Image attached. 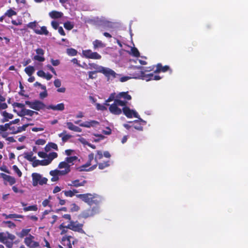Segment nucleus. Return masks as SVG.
Segmentation results:
<instances>
[{
	"mask_svg": "<svg viewBox=\"0 0 248 248\" xmlns=\"http://www.w3.org/2000/svg\"><path fill=\"white\" fill-rule=\"evenodd\" d=\"M34 237L30 234L29 236L24 239V243L26 245L30 248H36L39 247V243L34 241Z\"/></svg>",
	"mask_w": 248,
	"mask_h": 248,
	"instance_id": "6",
	"label": "nucleus"
},
{
	"mask_svg": "<svg viewBox=\"0 0 248 248\" xmlns=\"http://www.w3.org/2000/svg\"><path fill=\"white\" fill-rule=\"evenodd\" d=\"M117 98H123L127 100H130L132 99L131 96L128 94V92H121L117 95Z\"/></svg>",
	"mask_w": 248,
	"mask_h": 248,
	"instance_id": "27",
	"label": "nucleus"
},
{
	"mask_svg": "<svg viewBox=\"0 0 248 248\" xmlns=\"http://www.w3.org/2000/svg\"><path fill=\"white\" fill-rule=\"evenodd\" d=\"M94 159V154L92 153L88 155V160L86 163L80 168V170L83 171L85 170V168L91 165V162Z\"/></svg>",
	"mask_w": 248,
	"mask_h": 248,
	"instance_id": "21",
	"label": "nucleus"
},
{
	"mask_svg": "<svg viewBox=\"0 0 248 248\" xmlns=\"http://www.w3.org/2000/svg\"><path fill=\"white\" fill-rule=\"evenodd\" d=\"M32 178V185L34 186L46 184L47 182V179L46 177H43L41 174L38 173H33L31 174Z\"/></svg>",
	"mask_w": 248,
	"mask_h": 248,
	"instance_id": "2",
	"label": "nucleus"
},
{
	"mask_svg": "<svg viewBox=\"0 0 248 248\" xmlns=\"http://www.w3.org/2000/svg\"><path fill=\"white\" fill-rule=\"evenodd\" d=\"M86 183L87 181L86 180H83L81 182H80L78 179H77L72 181L70 184H68V186H73L76 187H78L79 186H84Z\"/></svg>",
	"mask_w": 248,
	"mask_h": 248,
	"instance_id": "22",
	"label": "nucleus"
},
{
	"mask_svg": "<svg viewBox=\"0 0 248 248\" xmlns=\"http://www.w3.org/2000/svg\"><path fill=\"white\" fill-rule=\"evenodd\" d=\"M1 177L4 181L8 182L10 185H13L16 182V179L14 177L5 173H1Z\"/></svg>",
	"mask_w": 248,
	"mask_h": 248,
	"instance_id": "15",
	"label": "nucleus"
},
{
	"mask_svg": "<svg viewBox=\"0 0 248 248\" xmlns=\"http://www.w3.org/2000/svg\"><path fill=\"white\" fill-rule=\"evenodd\" d=\"M131 53L133 56L136 57H138L140 56V52L138 49L135 47H132L131 49Z\"/></svg>",
	"mask_w": 248,
	"mask_h": 248,
	"instance_id": "50",
	"label": "nucleus"
},
{
	"mask_svg": "<svg viewBox=\"0 0 248 248\" xmlns=\"http://www.w3.org/2000/svg\"><path fill=\"white\" fill-rule=\"evenodd\" d=\"M33 124H24L22 126H19L18 127L16 130V131H13V132H12V134H16V133H20V132H21L23 131H25L26 130V128L29 126V125H33Z\"/></svg>",
	"mask_w": 248,
	"mask_h": 248,
	"instance_id": "32",
	"label": "nucleus"
},
{
	"mask_svg": "<svg viewBox=\"0 0 248 248\" xmlns=\"http://www.w3.org/2000/svg\"><path fill=\"white\" fill-rule=\"evenodd\" d=\"M8 239L3 244H5L7 247L12 248L13 246V241L16 238V236L14 234L8 233Z\"/></svg>",
	"mask_w": 248,
	"mask_h": 248,
	"instance_id": "14",
	"label": "nucleus"
},
{
	"mask_svg": "<svg viewBox=\"0 0 248 248\" xmlns=\"http://www.w3.org/2000/svg\"><path fill=\"white\" fill-rule=\"evenodd\" d=\"M58 156V154L55 152H52L48 154L47 156V158L46 159V160L48 161V163L49 164L51 161L55 158Z\"/></svg>",
	"mask_w": 248,
	"mask_h": 248,
	"instance_id": "37",
	"label": "nucleus"
},
{
	"mask_svg": "<svg viewBox=\"0 0 248 248\" xmlns=\"http://www.w3.org/2000/svg\"><path fill=\"white\" fill-rule=\"evenodd\" d=\"M59 168H64V170H60L62 175H64L68 173L70 170V165L68 164L67 162L65 160L64 161L61 162L59 163L58 166Z\"/></svg>",
	"mask_w": 248,
	"mask_h": 248,
	"instance_id": "9",
	"label": "nucleus"
},
{
	"mask_svg": "<svg viewBox=\"0 0 248 248\" xmlns=\"http://www.w3.org/2000/svg\"><path fill=\"white\" fill-rule=\"evenodd\" d=\"M25 104L33 109L39 111L44 109L46 108L45 104L39 100H35L33 102L26 101Z\"/></svg>",
	"mask_w": 248,
	"mask_h": 248,
	"instance_id": "3",
	"label": "nucleus"
},
{
	"mask_svg": "<svg viewBox=\"0 0 248 248\" xmlns=\"http://www.w3.org/2000/svg\"><path fill=\"white\" fill-rule=\"evenodd\" d=\"M66 52L68 55L71 56H76L78 53L77 50L73 48H67Z\"/></svg>",
	"mask_w": 248,
	"mask_h": 248,
	"instance_id": "45",
	"label": "nucleus"
},
{
	"mask_svg": "<svg viewBox=\"0 0 248 248\" xmlns=\"http://www.w3.org/2000/svg\"><path fill=\"white\" fill-rule=\"evenodd\" d=\"M54 84L56 88H59L61 86V81L59 79H56L54 81Z\"/></svg>",
	"mask_w": 248,
	"mask_h": 248,
	"instance_id": "60",
	"label": "nucleus"
},
{
	"mask_svg": "<svg viewBox=\"0 0 248 248\" xmlns=\"http://www.w3.org/2000/svg\"><path fill=\"white\" fill-rule=\"evenodd\" d=\"M24 155V158L29 161L33 162L36 159V156H33V153L31 152L25 153Z\"/></svg>",
	"mask_w": 248,
	"mask_h": 248,
	"instance_id": "35",
	"label": "nucleus"
},
{
	"mask_svg": "<svg viewBox=\"0 0 248 248\" xmlns=\"http://www.w3.org/2000/svg\"><path fill=\"white\" fill-rule=\"evenodd\" d=\"M47 108L53 110L62 111L64 109V104L63 103H61L57 105H50L47 107Z\"/></svg>",
	"mask_w": 248,
	"mask_h": 248,
	"instance_id": "18",
	"label": "nucleus"
},
{
	"mask_svg": "<svg viewBox=\"0 0 248 248\" xmlns=\"http://www.w3.org/2000/svg\"><path fill=\"white\" fill-rule=\"evenodd\" d=\"M133 68V70H134V72H133L131 75L133 77V78L141 79V76H139L140 75L139 73H140L139 71L143 72L142 71L143 67L142 66H135Z\"/></svg>",
	"mask_w": 248,
	"mask_h": 248,
	"instance_id": "16",
	"label": "nucleus"
},
{
	"mask_svg": "<svg viewBox=\"0 0 248 248\" xmlns=\"http://www.w3.org/2000/svg\"><path fill=\"white\" fill-rule=\"evenodd\" d=\"M46 142L44 139H38L36 141L35 143L37 145H43L46 143Z\"/></svg>",
	"mask_w": 248,
	"mask_h": 248,
	"instance_id": "61",
	"label": "nucleus"
},
{
	"mask_svg": "<svg viewBox=\"0 0 248 248\" xmlns=\"http://www.w3.org/2000/svg\"><path fill=\"white\" fill-rule=\"evenodd\" d=\"M37 75L38 77L46 78V80H49L51 79L52 76L49 74H46L43 70H40L37 72Z\"/></svg>",
	"mask_w": 248,
	"mask_h": 248,
	"instance_id": "24",
	"label": "nucleus"
},
{
	"mask_svg": "<svg viewBox=\"0 0 248 248\" xmlns=\"http://www.w3.org/2000/svg\"><path fill=\"white\" fill-rule=\"evenodd\" d=\"M37 206L36 205H31L28 207H25L23 208V210L25 212L29 211H36L37 210Z\"/></svg>",
	"mask_w": 248,
	"mask_h": 248,
	"instance_id": "46",
	"label": "nucleus"
},
{
	"mask_svg": "<svg viewBox=\"0 0 248 248\" xmlns=\"http://www.w3.org/2000/svg\"><path fill=\"white\" fill-rule=\"evenodd\" d=\"M76 196L78 198L80 199L90 206L93 204L95 205L94 206L90 207L83 211L80 214L81 217L87 218L92 217L99 213V205L102 201V198L100 196L95 193L91 194L89 193L77 194Z\"/></svg>",
	"mask_w": 248,
	"mask_h": 248,
	"instance_id": "1",
	"label": "nucleus"
},
{
	"mask_svg": "<svg viewBox=\"0 0 248 248\" xmlns=\"http://www.w3.org/2000/svg\"><path fill=\"white\" fill-rule=\"evenodd\" d=\"M78 159V158L77 156L67 157L65 159V161L67 162L68 164L70 165V166L74 165V162L77 161Z\"/></svg>",
	"mask_w": 248,
	"mask_h": 248,
	"instance_id": "33",
	"label": "nucleus"
},
{
	"mask_svg": "<svg viewBox=\"0 0 248 248\" xmlns=\"http://www.w3.org/2000/svg\"><path fill=\"white\" fill-rule=\"evenodd\" d=\"M3 216L5 217L6 218H23L24 216L21 215H18L16 214H11L9 215L3 214Z\"/></svg>",
	"mask_w": 248,
	"mask_h": 248,
	"instance_id": "40",
	"label": "nucleus"
},
{
	"mask_svg": "<svg viewBox=\"0 0 248 248\" xmlns=\"http://www.w3.org/2000/svg\"><path fill=\"white\" fill-rule=\"evenodd\" d=\"M2 115L3 117L7 118L8 120L9 119H11L13 118L14 116L12 114L9 113L6 111H4L2 113Z\"/></svg>",
	"mask_w": 248,
	"mask_h": 248,
	"instance_id": "52",
	"label": "nucleus"
},
{
	"mask_svg": "<svg viewBox=\"0 0 248 248\" xmlns=\"http://www.w3.org/2000/svg\"><path fill=\"white\" fill-rule=\"evenodd\" d=\"M83 226V224L79 223L78 221H70V223L66 226V227L74 232L84 233V231L82 229Z\"/></svg>",
	"mask_w": 248,
	"mask_h": 248,
	"instance_id": "4",
	"label": "nucleus"
},
{
	"mask_svg": "<svg viewBox=\"0 0 248 248\" xmlns=\"http://www.w3.org/2000/svg\"><path fill=\"white\" fill-rule=\"evenodd\" d=\"M103 154L101 151H97V154L94 157V160L97 163V160H100L103 158Z\"/></svg>",
	"mask_w": 248,
	"mask_h": 248,
	"instance_id": "51",
	"label": "nucleus"
},
{
	"mask_svg": "<svg viewBox=\"0 0 248 248\" xmlns=\"http://www.w3.org/2000/svg\"><path fill=\"white\" fill-rule=\"evenodd\" d=\"M8 129L12 130V128L11 127L9 123H6L4 125H0V134H1V132L6 131Z\"/></svg>",
	"mask_w": 248,
	"mask_h": 248,
	"instance_id": "38",
	"label": "nucleus"
},
{
	"mask_svg": "<svg viewBox=\"0 0 248 248\" xmlns=\"http://www.w3.org/2000/svg\"><path fill=\"white\" fill-rule=\"evenodd\" d=\"M3 223L6 224L10 228H14L16 226V224L11 221H3Z\"/></svg>",
	"mask_w": 248,
	"mask_h": 248,
	"instance_id": "56",
	"label": "nucleus"
},
{
	"mask_svg": "<svg viewBox=\"0 0 248 248\" xmlns=\"http://www.w3.org/2000/svg\"><path fill=\"white\" fill-rule=\"evenodd\" d=\"M34 114H38V113L36 111H34L33 110L30 109H27L26 108H23L18 113V115L20 117H23L25 115H29L30 116H32Z\"/></svg>",
	"mask_w": 248,
	"mask_h": 248,
	"instance_id": "12",
	"label": "nucleus"
},
{
	"mask_svg": "<svg viewBox=\"0 0 248 248\" xmlns=\"http://www.w3.org/2000/svg\"><path fill=\"white\" fill-rule=\"evenodd\" d=\"M63 26L65 29L71 30L74 28V25L70 21H67L64 23Z\"/></svg>",
	"mask_w": 248,
	"mask_h": 248,
	"instance_id": "47",
	"label": "nucleus"
},
{
	"mask_svg": "<svg viewBox=\"0 0 248 248\" xmlns=\"http://www.w3.org/2000/svg\"><path fill=\"white\" fill-rule=\"evenodd\" d=\"M114 102L118 106H122V107H127V102L125 101H123L118 99H116L114 100Z\"/></svg>",
	"mask_w": 248,
	"mask_h": 248,
	"instance_id": "44",
	"label": "nucleus"
},
{
	"mask_svg": "<svg viewBox=\"0 0 248 248\" xmlns=\"http://www.w3.org/2000/svg\"><path fill=\"white\" fill-rule=\"evenodd\" d=\"M93 48L96 49L98 48H103L105 47V45L102 42L99 40H95L93 42Z\"/></svg>",
	"mask_w": 248,
	"mask_h": 248,
	"instance_id": "28",
	"label": "nucleus"
},
{
	"mask_svg": "<svg viewBox=\"0 0 248 248\" xmlns=\"http://www.w3.org/2000/svg\"><path fill=\"white\" fill-rule=\"evenodd\" d=\"M66 125L67 128L70 130L77 132H82V129L80 127L75 125L72 122H67Z\"/></svg>",
	"mask_w": 248,
	"mask_h": 248,
	"instance_id": "26",
	"label": "nucleus"
},
{
	"mask_svg": "<svg viewBox=\"0 0 248 248\" xmlns=\"http://www.w3.org/2000/svg\"><path fill=\"white\" fill-rule=\"evenodd\" d=\"M50 175L52 176L51 179V181L55 182L59 180V176L62 175L61 172L60 170H51L49 172Z\"/></svg>",
	"mask_w": 248,
	"mask_h": 248,
	"instance_id": "17",
	"label": "nucleus"
},
{
	"mask_svg": "<svg viewBox=\"0 0 248 248\" xmlns=\"http://www.w3.org/2000/svg\"><path fill=\"white\" fill-rule=\"evenodd\" d=\"M115 95V93H111L110 96H109V97L106 100L105 105L109 106V105L108 103V102H111L113 100L114 101Z\"/></svg>",
	"mask_w": 248,
	"mask_h": 248,
	"instance_id": "49",
	"label": "nucleus"
},
{
	"mask_svg": "<svg viewBox=\"0 0 248 248\" xmlns=\"http://www.w3.org/2000/svg\"><path fill=\"white\" fill-rule=\"evenodd\" d=\"M62 193H63L66 197H72L74 196L73 193L72 192L71 190L67 191L63 190L62 191Z\"/></svg>",
	"mask_w": 248,
	"mask_h": 248,
	"instance_id": "57",
	"label": "nucleus"
},
{
	"mask_svg": "<svg viewBox=\"0 0 248 248\" xmlns=\"http://www.w3.org/2000/svg\"><path fill=\"white\" fill-rule=\"evenodd\" d=\"M122 110L123 113L128 118H131L133 117L137 118L140 117L139 114L136 111L131 109L128 107H123Z\"/></svg>",
	"mask_w": 248,
	"mask_h": 248,
	"instance_id": "7",
	"label": "nucleus"
},
{
	"mask_svg": "<svg viewBox=\"0 0 248 248\" xmlns=\"http://www.w3.org/2000/svg\"><path fill=\"white\" fill-rule=\"evenodd\" d=\"M134 128L139 131H142L143 127L140 124H135L134 125Z\"/></svg>",
	"mask_w": 248,
	"mask_h": 248,
	"instance_id": "63",
	"label": "nucleus"
},
{
	"mask_svg": "<svg viewBox=\"0 0 248 248\" xmlns=\"http://www.w3.org/2000/svg\"><path fill=\"white\" fill-rule=\"evenodd\" d=\"M156 69L154 70L155 73H159L161 72H166L170 69V67L168 65L163 66L161 63H159L156 65Z\"/></svg>",
	"mask_w": 248,
	"mask_h": 248,
	"instance_id": "13",
	"label": "nucleus"
},
{
	"mask_svg": "<svg viewBox=\"0 0 248 248\" xmlns=\"http://www.w3.org/2000/svg\"><path fill=\"white\" fill-rule=\"evenodd\" d=\"M24 71L29 76H31L34 73L35 69L32 66H28L25 68Z\"/></svg>",
	"mask_w": 248,
	"mask_h": 248,
	"instance_id": "39",
	"label": "nucleus"
},
{
	"mask_svg": "<svg viewBox=\"0 0 248 248\" xmlns=\"http://www.w3.org/2000/svg\"><path fill=\"white\" fill-rule=\"evenodd\" d=\"M59 228L62 231L61 232V234H64L67 232V228L66 226H64L63 224H61L59 226Z\"/></svg>",
	"mask_w": 248,
	"mask_h": 248,
	"instance_id": "55",
	"label": "nucleus"
},
{
	"mask_svg": "<svg viewBox=\"0 0 248 248\" xmlns=\"http://www.w3.org/2000/svg\"><path fill=\"white\" fill-rule=\"evenodd\" d=\"M51 62L54 66H58L60 63V62L59 60H53L52 59L51 60Z\"/></svg>",
	"mask_w": 248,
	"mask_h": 248,
	"instance_id": "62",
	"label": "nucleus"
},
{
	"mask_svg": "<svg viewBox=\"0 0 248 248\" xmlns=\"http://www.w3.org/2000/svg\"><path fill=\"white\" fill-rule=\"evenodd\" d=\"M16 14L17 13L15 11L13 10L12 9H10L6 12L5 16L11 17L13 16L16 15Z\"/></svg>",
	"mask_w": 248,
	"mask_h": 248,
	"instance_id": "43",
	"label": "nucleus"
},
{
	"mask_svg": "<svg viewBox=\"0 0 248 248\" xmlns=\"http://www.w3.org/2000/svg\"><path fill=\"white\" fill-rule=\"evenodd\" d=\"M34 31L37 34H45L47 35L48 34V31L45 26L42 27L40 30L34 29Z\"/></svg>",
	"mask_w": 248,
	"mask_h": 248,
	"instance_id": "31",
	"label": "nucleus"
},
{
	"mask_svg": "<svg viewBox=\"0 0 248 248\" xmlns=\"http://www.w3.org/2000/svg\"><path fill=\"white\" fill-rule=\"evenodd\" d=\"M39 96H40V98H46L47 96V91H45L40 93Z\"/></svg>",
	"mask_w": 248,
	"mask_h": 248,
	"instance_id": "64",
	"label": "nucleus"
},
{
	"mask_svg": "<svg viewBox=\"0 0 248 248\" xmlns=\"http://www.w3.org/2000/svg\"><path fill=\"white\" fill-rule=\"evenodd\" d=\"M101 73L103 74L108 78V80L109 79H113L116 77L117 74L113 70L106 67H103L101 70Z\"/></svg>",
	"mask_w": 248,
	"mask_h": 248,
	"instance_id": "8",
	"label": "nucleus"
},
{
	"mask_svg": "<svg viewBox=\"0 0 248 248\" xmlns=\"http://www.w3.org/2000/svg\"><path fill=\"white\" fill-rule=\"evenodd\" d=\"M31 230V229H22L20 233V237H23L25 236L28 235Z\"/></svg>",
	"mask_w": 248,
	"mask_h": 248,
	"instance_id": "48",
	"label": "nucleus"
},
{
	"mask_svg": "<svg viewBox=\"0 0 248 248\" xmlns=\"http://www.w3.org/2000/svg\"><path fill=\"white\" fill-rule=\"evenodd\" d=\"M8 233L9 232H0V242L1 243H4L7 239H8Z\"/></svg>",
	"mask_w": 248,
	"mask_h": 248,
	"instance_id": "41",
	"label": "nucleus"
},
{
	"mask_svg": "<svg viewBox=\"0 0 248 248\" xmlns=\"http://www.w3.org/2000/svg\"><path fill=\"white\" fill-rule=\"evenodd\" d=\"M49 15L52 18L55 19L61 18L63 16V14L60 12L52 11L49 13Z\"/></svg>",
	"mask_w": 248,
	"mask_h": 248,
	"instance_id": "29",
	"label": "nucleus"
},
{
	"mask_svg": "<svg viewBox=\"0 0 248 248\" xmlns=\"http://www.w3.org/2000/svg\"><path fill=\"white\" fill-rule=\"evenodd\" d=\"M66 131H63L62 133L59 134V136L60 137H62V141L63 142H66L72 137L71 135H70L69 134H65V135H63V134L66 133Z\"/></svg>",
	"mask_w": 248,
	"mask_h": 248,
	"instance_id": "34",
	"label": "nucleus"
},
{
	"mask_svg": "<svg viewBox=\"0 0 248 248\" xmlns=\"http://www.w3.org/2000/svg\"><path fill=\"white\" fill-rule=\"evenodd\" d=\"M109 110L113 114L120 115L122 113V110L118 108L117 105L114 101V103L109 106Z\"/></svg>",
	"mask_w": 248,
	"mask_h": 248,
	"instance_id": "11",
	"label": "nucleus"
},
{
	"mask_svg": "<svg viewBox=\"0 0 248 248\" xmlns=\"http://www.w3.org/2000/svg\"><path fill=\"white\" fill-rule=\"evenodd\" d=\"M89 64L90 66L91 67V68H93V69H94L96 70V71H94V72H96H96L101 73L102 71L101 70L103 69V68L104 67L102 66L98 65L97 64H96L94 63H89Z\"/></svg>",
	"mask_w": 248,
	"mask_h": 248,
	"instance_id": "36",
	"label": "nucleus"
},
{
	"mask_svg": "<svg viewBox=\"0 0 248 248\" xmlns=\"http://www.w3.org/2000/svg\"><path fill=\"white\" fill-rule=\"evenodd\" d=\"M51 24L53 28L55 30L58 29V28L59 27V23L57 21H52L51 23Z\"/></svg>",
	"mask_w": 248,
	"mask_h": 248,
	"instance_id": "59",
	"label": "nucleus"
},
{
	"mask_svg": "<svg viewBox=\"0 0 248 248\" xmlns=\"http://www.w3.org/2000/svg\"><path fill=\"white\" fill-rule=\"evenodd\" d=\"M139 74L140 75L139 76H141V79L145 80L146 81H149L150 80H152L153 78V73H150L148 74H146L145 72H140L139 71Z\"/></svg>",
	"mask_w": 248,
	"mask_h": 248,
	"instance_id": "25",
	"label": "nucleus"
},
{
	"mask_svg": "<svg viewBox=\"0 0 248 248\" xmlns=\"http://www.w3.org/2000/svg\"><path fill=\"white\" fill-rule=\"evenodd\" d=\"M13 169L15 171L16 173H17L18 177H21L22 176V172L19 169L16 165L13 166Z\"/></svg>",
	"mask_w": 248,
	"mask_h": 248,
	"instance_id": "54",
	"label": "nucleus"
},
{
	"mask_svg": "<svg viewBox=\"0 0 248 248\" xmlns=\"http://www.w3.org/2000/svg\"><path fill=\"white\" fill-rule=\"evenodd\" d=\"M36 53L37 55L33 57V60L40 62H43L45 60V58L44 57L45 52L42 48H38L36 49Z\"/></svg>",
	"mask_w": 248,
	"mask_h": 248,
	"instance_id": "10",
	"label": "nucleus"
},
{
	"mask_svg": "<svg viewBox=\"0 0 248 248\" xmlns=\"http://www.w3.org/2000/svg\"><path fill=\"white\" fill-rule=\"evenodd\" d=\"M53 149L56 150H58L57 145L53 142H49L45 147V150L46 152H48L51 149Z\"/></svg>",
	"mask_w": 248,
	"mask_h": 248,
	"instance_id": "30",
	"label": "nucleus"
},
{
	"mask_svg": "<svg viewBox=\"0 0 248 248\" xmlns=\"http://www.w3.org/2000/svg\"><path fill=\"white\" fill-rule=\"evenodd\" d=\"M72 238L71 236H65L62 238V244L64 246H66V248H72V244L71 243V239Z\"/></svg>",
	"mask_w": 248,
	"mask_h": 248,
	"instance_id": "19",
	"label": "nucleus"
},
{
	"mask_svg": "<svg viewBox=\"0 0 248 248\" xmlns=\"http://www.w3.org/2000/svg\"><path fill=\"white\" fill-rule=\"evenodd\" d=\"M98 124H99V123L97 121L95 120H92L90 121H86L84 123H81L79 124V126L81 127L90 128Z\"/></svg>",
	"mask_w": 248,
	"mask_h": 248,
	"instance_id": "20",
	"label": "nucleus"
},
{
	"mask_svg": "<svg viewBox=\"0 0 248 248\" xmlns=\"http://www.w3.org/2000/svg\"><path fill=\"white\" fill-rule=\"evenodd\" d=\"M48 162V161L46 159L42 160H35L33 161L32 166L33 167H36L39 165L46 166L49 164Z\"/></svg>",
	"mask_w": 248,
	"mask_h": 248,
	"instance_id": "23",
	"label": "nucleus"
},
{
	"mask_svg": "<svg viewBox=\"0 0 248 248\" xmlns=\"http://www.w3.org/2000/svg\"><path fill=\"white\" fill-rule=\"evenodd\" d=\"M96 108L97 110L104 111L107 109V108L105 107V105H101L99 103L96 104Z\"/></svg>",
	"mask_w": 248,
	"mask_h": 248,
	"instance_id": "53",
	"label": "nucleus"
},
{
	"mask_svg": "<svg viewBox=\"0 0 248 248\" xmlns=\"http://www.w3.org/2000/svg\"><path fill=\"white\" fill-rule=\"evenodd\" d=\"M71 206H72V207L70 210H71V211H72V212L78 211L80 209V207L75 203H72Z\"/></svg>",
	"mask_w": 248,
	"mask_h": 248,
	"instance_id": "58",
	"label": "nucleus"
},
{
	"mask_svg": "<svg viewBox=\"0 0 248 248\" xmlns=\"http://www.w3.org/2000/svg\"><path fill=\"white\" fill-rule=\"evenodd\" d=\"M109 161H107L102 163H99L98 164V168L100 170H103L105 168L109 166Z\"/></svg>",
	"mask_w": 248,
	"mask_h": 248,
	"instance_id": "42",
	"label": "nucleus"
},
{
	"mask_svg": "<svg viewBox=\"0 0 248 248\" xmlns=\"http://www.w3.org/2000/svg\"><path fill=\"white\" fill-rule=\"evenodd\" d=\"M83 55L87 59L93 60H100L102 56L96 52H93L91 49L82 50Z\"/></svg>",
	"mask_w": 248,
	"mask_h": 248,
	"instance_id": "5",
	"label": "nucleus"
}]
</instances>
